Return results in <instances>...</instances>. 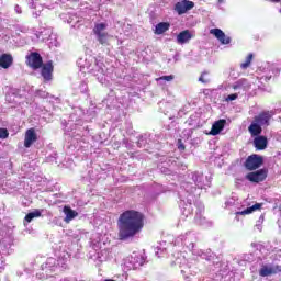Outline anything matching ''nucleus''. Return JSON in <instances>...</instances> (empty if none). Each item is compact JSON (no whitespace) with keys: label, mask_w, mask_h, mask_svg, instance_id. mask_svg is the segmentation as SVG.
I'll use <instances>...</instances> for the list:
<instances>
[{"label":"nucleus","mask_w":281,"mask_h":281,"mask_svg":"<svg viewBox=\"0 0 281 281\" xmlns=\"http://www.w3.org/2000/svg\"><path fill=\"white\" fill-rule=\"evenodd\" d=\"M35 93H36V95H37L38 98H48V95H49L48 92L43 91V90H37Z\"/></svg>","instance_id":"obj_44"},{"label":"nucleus","mask_w":281,"mask_h":281,"mask_svg":"<svg viewBox=\"0 0 281 281\" xmlns=\"http://www.w3.org/2000/svg\"><path fill=\"white\" fill-rule=\"evenodd\" d=\"M178 149L186 150V145H183V143H181V140L178 142Z\"/></svg>","instance_id":"obj_47"},{"label":"nucleus","mask_w":281,"mask_h":281,"mask_svg":"<svg viewBox=\"0 0 281 281\" xmlns=\"http://www.w3.org/2000/svg\"><path fill=\"white\" fill-rule=\"evenodd\" d=\"M79 91L80 93H87V91H89V87L87 86V82H81L79 85Z\"/></svg>","instance_id":"obj_42"},{"label":"nucleus","mask_w":281,"mask_h":281,"mask_svg":"<svg viewBox=\"0 0 281 281\" xmlns=\"http://www.w3.org/2000/svg\"><path fill=\"white\" fill-rule=\"evenodd\" d=\"M26 63L32 69H41L43 67V57L38 53H32L26 57Z\"/></svg>","instance_id":"obj_12"},{"label":"nucleus","mask_w":281,"mask_h":281,"mask_svg":"<svg viewBox=\"0 0 281 281\" xmlns=\"http://www.w3.org/2000/svg\"><path fill=\"white\" fill-rule=\"evenodd\" d=\"M192 32H190V30H184L177 35L176 41L178 45H186V43L192 41Z\"/></svg>","instance_id":"obj_16"},{"label":"nucleus","mask_w":281,"mask_h":281,"mask_svg":"<svg viewBox=\"0 0 281 281\" xmlns=\"http://www.w3.org/2000/svg\"><path fill=\"white\" fill-rule=\"evenodd\" d=\"M192 8H194V2H192L190 0H182L175 4V12H177V14L181 15V14H186V12H190V10H192Z\"/></svg>","instance_id":"obj_11"},{"label":"nucleus","mask_w":281,"mask_h":281,"mask_svg":"<svg viewBox=\"0 0 281 281\" xmlns=\"http://www.w3.org/2000/svg\"><path fill=\"white\" fill-rule=\"evenodd\" d=\"M14 63V58L10 54H2L0 56V67L2 69H10L12 67V64Z\"/></svg>","instance_id":"obj_18"},{"label":"nucleus","mask_w":281,"mask_h":281,"mask_svg":"<svg viewBox=\"0 0 281 281\" xmlns=\"http://www.w3.org/2000/svg\"><path fill=\"white\" fill-rule=\"evenodd\" d=\"M195 207H196V211H195L194 223H196V225H205V217L203 216V212H205V206H203L202 203H198Z\"/></svg>","instance_id":"obj_17"},{"label":"nucleus","mask_w":281,"mask_h":281,"mask_svg":"<svg viewBox=\"0 0 281 281\" xmlns=\"http://www.w3.org/2000/svg\"><path fill=\"white\" fill-rule=\"evenodd\" d=\"M106 27H109V24L101 22L97 23L93 27V34L98 37L101 36L102 34H106Z\"/></svg>","instance_id":"obj_27"},{"label":"nucleus","mask_w":281,"mask_h":281,"mask_svg":"<svg viewBox=\"0 0 281 281\" xmlns=\"http://www.w3.org/2000/svg\"><path fill=\"white\" fill-rule=\"evenodd\" d=\"M5 269V259L3 258V255L0 254V273Z\"/></svg>","instance_id":"obj_45"},{"label":"nucleus","mask_w":281,"mask_h":281,"mask_svg":"<svg viewBox=\"0 0 281 281\" xmlns=\"http://www.w3.org/2000/svg\"><path fill=\"white\" fill-rule=\"evenodd\" d=\"M251 247H257L256 243H252V244H251Z\"/></svg>","instance_id":"obj_52"},{"label":"nucleus","mask_w":281,"mask_h":281,"mask_svg":"<svg viewBox=\"0 0 281 281\" xmlns=\"http://www.w3.org/2000/svg\"><path fill=\"white\" fill-rule=\"evenodd\" d=\"M263 161L262 156L254 154L246 159L245 168H247V170H258Z\"/></svg>","instance_id":"obj_7"},{"label":"nucleus","mask_w":281,"mask_h":281,"mask_svg":"<svg viewBox=\"0 0 281 281\" xmlns=\"http://www.w3.org/2000/svg\"><path fill=\"white\" fill-rule=\"evenodd\" d=\"M64 214H65V223H71V221H74V218H76V216H78V212H76L75 210H72L71 206H64L63 210Z\"/></svg>","instance_id":"obj_23"},{"label":"nucleus","mask_w":281,"mask_h":281,"mask_svg":"<svg viewBox=\"0 0 281 281\" xmlns=\"http://www.w3.org/2000/svg\"><path fill=\"white\" fill-rule=\"evenodd\" d=\"M111 258V251L109 249H102L101 251L97 252L95 260L98 262H106Z\"/></svg>","instance_id":"obj_28"},{"label":"nucleus","mask_w":281,"mask_h":281,"mask_svg":"<svg viewBox=\"0 0 281 281\" xmlns=\"http://www.w3.org/2000/svg\"><path fill=\"white\" fill-rule=\"evenodd\" d=\"M97 65H101V67H93V70H90V74L97 78V80L104 85L106 82V76L104 75V63L97 59Z\"/></svg>","instance_id":"obj_9"},{"label":"nucleus","mask_w":281,"mask_h":281,"mask_svg":"<svg viewBox=\"0 0 281 281\" xmlns=\"http://www.w3.org/2000/svg\"><path fill=\"white\" fill-rule=\"evenodd\" d=\"M123 146H125V148H127L128 150H131L133 148V143H131V140H128V138H124L122 140Z\"/></svg>","instance_id":"obj_43"},{"label":"nucleus","mask_w":281,"mask_h":281,"mask_svg":"<svg viewBox=\"0 0 281 281\" xmlns=\"http://www.w3.org/2000/svg\"><path fill=\"white\" fill-rule=\"evenodd\" d=\"M146 144H147L146 136H139L137 140L138 148H146Z\"/></svg>","instance_id":"obj_39"},{"label":"nucleus","mask_w":281,"mask_h":281,"mask_svg":"<svg viewBox=\"0 0 281 281\" xmlns=\"http://www.w3.org/2000/svg\"><path fill=\"white\" fill-rule=\"evenodd\" d=\"M109 34L103 33L102 35L97 36V41L100 43V45H109Z\"/></svg>","instance_id":"obj_35"},{"label":"nucleus","mask_w":281,"mask_h":281,"mask_svg":"<svg viewBox=\"0 0 281 281\" xmlns=\"http://www.w3.org/2000/svg\"><path fill=\"white\" fill-rule=\"evenodd\" d=\"M272 273H276V271H273V268L271 267H262L259 271V276H261L262 278H267V276H272Z\"/></svg>","instance_id":"obj_33"},{"label":"nucleus","mask_w":281,"mask_h":281,"mask_svg":"<svg viewBox=\"0 0 281 281\" xmlns=\"http://www.w3.org/2000/svg\"><path fill=\"white\" fill-rule=\"evenodd\" d=\"M211 34H214V36L222 43V45H229L232 43V37L225 35L223 30L221 29H212Z\"/></svg>","instance_id":"obj_14"},{"label":"nucleus","mask_w":281,"mask_h":281,"mask_svg":"<svg viewBox=\"0 0 281 281\" xmlns=\"http://www.w3.org/2000/svg\"><path fill=\"white\" fill-rule=\"evenodd\" d=\"M256 227H257V229H258L259 232H262V225L257 224Z\"/></svg>","instance_id":"obj_50"},{"label":"nucleus","mask_w":281,"mask_h":281,"mask_svg":"<svg viewBox=\"0 0 281 281\" xmlns=\"http://www.w3.org/2000/svg\"><path fill=\"white\" fill-rule=\"evenodd\" d=\"M27 32H30V27H27L25 25L15 26V34L18 36H21V34H27Z\"/></svg>","instance_id":"obj_36"},{"label":"nucleus","mask_w":281,"mask_h":281,"mask_svg":"<svg viewBox=\"0 0 281 281\" xmlns=\"http://www.w3.org/2000/svg\"><path fill=\"white\" fill-rule=\"evenodd\" d=\"M170 30V24L168 22H160L156 25L155 34H164Z\"/></svg>","instance_id":"obj_29"},{"label":"nucleus","mask_w":281,"mask_h":281,"mask_svg":"<svg viewBox=\"0 0 281 281\" xmlns=\"http://www.w3.org/2000/svg\"><path fill=\"white\" fill-rule=\"evenodd\" d=\"M225 124H227V121L225 119H221L216 121L211 128L210 135H218L223 128H225Z\"/></svg>","instance_id":"obj_21"},{"label":"nucleus","mask_w":281,"mask_h":281,"mask_svg":"<svg viewBox=\"0 0 281 281\" xmlns=\"http://www.w3.org/2000/svg\"><path fill=\"white\" fill-rule=\"evenodd\" d=\"M187 201H192V199H188ZM194 209H192V202H189L188 204L184 205L182 214L184 216H190L192 214Z\"/></svg>","instance_id":"obj_34"},{"label":"nucleus","mask_w":281,"mask_h":281,"mask_svg":"<svg viewBox=\"0 0 281 281\" xmlns=\"http://www.w3.org/2000/svg\"><path fill=\"white\" fill-rule=\"evenodd\" d=\"M251 60H254V54L250 53V54L246 57L245 63H241V64H240L241 69H248L249 65H251Z\"/></svg>","instance_id":"obj_37"},{"label":"nucleus","mask_w":281,"mask_h":281,"mask_svg":"<svg viewBox=\"0 0 281 281\" xmlns=\"http://www.w3.org/2000/svg\"><path fill=\"white\" fill-rule=\"evenodd\" d=\"M78 67H80V71H83V74H91L93 71V67H101V65H98V58L89 55L88 57L79 58L77 60Z\"/></svg>","instance_id":"obj_4"},{"label":"nucleus","mask_w":281,"mask_h":281,"mask_svg":"<svg viewBox=\"0 0 281 281\" xmlns=\"http://www.w3.org/2000/svg\"><path fill=\"white\" fill-rule=\"evenodd\" d=\"M260 207H262V204L256 203L255 205L247 207L241 212H237V214H239L240 216H245L246 214H251V212H256V210H260Z\"/></svg>","instance_id":"obj_31"},{"label":"nucleus","mask_w":281,"mask_h":281,"mask_svg":"<svg viewBox=\"0 0 281 281\" xmlns=\"http://www.w3.org/2000/svg\"><path fill=\"white\" fill-rule=\"evenodd\" d=\"M226 205H234V200L226 201Z\"/></svg>","instance_id":"obj_49"},{"label":"nucleus","mask_w":281,"mask_h":281,"mask_svg":"<svg viewBox=\"0 0 281 281\" xmlns=\"http://www.w3.org/2000/svg\"><path fill=\"white\" fill-rule=\"evenodd\" d=\"M155 256H157V258H166V256H168L166 241H161L158 246L155 247Z\"/></svg>","instance_id":"obj_24"},{"label":"nucleus","mask_w":281,"mask_h":281,"mask_svg":"<svg viewBox=\"0 0 281 281\" xmlns=\"http://www.w3.org/2000/svg\"><path fill=\"white\" fill-rule=\"evenodd\" d=\"M199 82H202L203 85L210 83V76L207 72H202V75L199 78Z\"/></svg>","instance_id":"obj_38"},{"label":"nucleus","mask_w":281,"mask_h":281,"mask_svg":"<svg viewBox=\"0 0 281 281\" xmlns=\"http://www.w3.org/2000/svg\"><path fill=\"white\" fill-rule=\"evenodd\" d=\"M187 192H194V189L187 190Z\"/></svg>","instance_id":"obj_51"},{"label":"nucleus","mask_w":281,"mask_h":281,"mask_svg":"<svg viewBox=\"0 0 281 281\" xmlns=\"http://www.w3.org/2000/svg\"><path fill=\"white\" fill-rule=\"evenodd\" d=\"M119 238L128 240L142 232L144 227V215L137 211H125L119 217Z\"/></svg>","instance_id":"obj_1"},{"label":"nucleus","mask_w":281,"mask_h":281,"mask_svg":"<svg viewBox=\"0 0 281 281\" xmlns=\"http://www.w3.org/2000/svg\"><path fill=\"white\" fill-rule=\"evenodd\" d=\"M52 71H54V65L52 61H47L43 67H42V77L44 80H50L52 79Z\"/></svg>","instance_id":"obj_22"},{"label":"nucleus","mask_w":281,"mask_h":281,"mask_svg":"<svg viewBox=\"0 0 281 281\" xmlns=\"http://www.w3.org/2000/svg\"><path fill=\"white\" fill-rule=\"evenodd\" d=\"M38 140V135L36 134V130L29 128L24 135V147L32 148V144Z\"/></svg>","instance_id":"obj_13"},{"label":"nucleus","mask_w":281,"mask_h":281,"mask_svg":"<svg viewBox=\"0 0 281 281\" xmlns=\"http://www.w3.org/2000/svg\"><path fill=\"white\" fill-rule=\"evenodd\" d=\"M14 12H16V14H23V11L21 10V7L19 4H15Z\"/></svg>","instance_id":"obj_46"},{"label":"nucleus","mask_w":281,"mask_h":281,"mask_svg":"<svg viewBox=\"0 0 281 281\" xmlns=\"http://www.w3.org/2000/svg\"><path fill=\"white\" fill-rule=\"evenodd\" d=\"M271 117L272 115L270 114V112H262L255 116L254 121L258 123L261 127L263 126V128H267V126H269L271 122Z\"/></svg>","instance_id":"obj_15"},{"label":"nucleus","mask_w":281,"mask_h":281,"mask_svg":"<svg viewBox=\"0 0 281 281\" xmlns=\"http://www.w3.org/2000/svg\"><path fill=\"white\" fill-rule=\"evenodd\" d=\"M54 271H56V259L50 257L42 265V270L36 274V277L40 280H47V278H52V273H54Z\"/></svg>","instance_id":"obj_5"},{"label":"nucleus","mask_w":281,"mask_h":281,"mask_svg":"<svg viewBox=\"0 0 281 281\" xmlns=\"http://www.w3.org/2000/svg\"><path fill=\"white\" fill-rule=\"evenodd\" d=\"M186 188H188V184H187V187Z\"/></svg>","instance_id":"obj_56"},{"label":"nucleus","mask_w":281,"mask_h":281,"mask_svg":"<svg viewBox=\"0 0 281 281\" xmlns=\"http://www.w3.org/2000/svg\"><path fill=\"white\" fill-rule=\"evenodd\" d=\"M198 240H199V237L196 236V233L187 232L178 236L173 240V245L175 247H186V249L191 251L193 256H199L203 260H207V262H212V260L215 258L214 252H212L211 249L202 250V249L194 248V245H196Z\"/></svg>","instance_id":"obj_2"},{"label":"nucleus","mask_w":281,"mask_h":281,"mask_svg":"<svg viewBox=\"0 0 281 281\" xmlns=\"http://www.w3.org/2000/svg\"><path fill=\"white\" fill-rule=\"evenodd\" d=\"M267 137L265 136H257L254 139V146L257 150H265V148H267Z\"/></svg>","instance_id":"obj_26"},{"label":"nucleus","mask_w":281,"mask_h":281,"mask_svg":"<svg viewBox=\"0 0 281 281\" xmlns=\"http://www.w3.org/2000/svg\"><path fill=\"white\" fill-rule=\"evenodd\" d=\"M40 216H41V212L38 210L27 213L24 217V225H27V223H32L34 218H38Z\"/></svg>","instance_id":"obj_30"},{"label":"nucleus","mask_w":281,"mask_h":281,"mask_svg":"<svg viewBox=\"0 0 281 281\" xmlns=\"http://www.w3.org/2000/svg\"><path fill=\"white\" fill-rule=\"evenodd\" d=\"M31 8H34V3L31 4Z\"/></svg>","instance_id":"obj_55"},{"label":"nucleus","mask_w":281,"mask_h":281,"mask_svg":"<svg viewBox=\"0 0 281 281\" xmlns=\"http://www.w3.org/2000/svg\"><path fill=\"white\" fill-rule=\"evenodd\" d=\"M274 3H278L280 0H272Z\"/></svg>","instance_id":"obj_53"},{"label":"nucleus","mask_w":281,"mask_h":281,"mask_svg":"<svg viewBox=\"0 0 281 281\" xmlns=\"http://www.w3.org/2000/svg\"><path fill=\"white\" fill-rule=\"evenodd\" d=\"M144 262H146L144 255L134 252L127 258L125 265L127 269H139V267H143Z\"/></svg>","instance_id":"obj_6"},{"label":"nucleus","mask_w":281,"mask_h":281,"mask_svg":"<svg viewBox=\"0 0 281 281\" xmlns=\"http://www.w3.org/2000/svg\"><path fill=\"white\" fill-rule=\"evenodd\" d=\"M33 16L34 19H38V16H41V11H33Z\"/></svg>","instance_id":"obj_48"},{"label":"nucleus","mask_w":281,"mask_h":281,"mask_svg":"<svg viewBox=\"0 0 281 281\" xmlns=\"http://www.w3.org/2000/svg\"><path fill=\"white\" fill-rule=\"evenodd\" d=\"M191 179L195 183V186L198 188H200L201 190H203V188H205V186H210V184H205V179L203 177V173L192 172L191 173Z\"/></svg>","instance_id":"obj_20"},{"label":"nucleus","mask_w":281,"mask_h":281,"mask_svg":"<svg viewBox=\"0 0 281 281\" xmlns=\"http://www.w3.org/2000/svg\"><path fill=\"white\" fill-rule=\"evenodd\" d=\"M10 133L5 128H0V139H8Z\"/></svg>","instance_id":"obj_41"},{"label":"nucleus","mask_w":281,"mask_h":281,"mask_svg":"<svg viewBox=\"0 0 281 281\" xmlns=\"http://www.w3.org/2000/svg\"><path fill=\"white\" fill-rule=\"evenodd\" d=\"M234 100H238V93H233L225 97V102H234Z\"/></svg>","instance_id":"obj_40"},{"label":"nucleus","mask_w":281,"mask_h":281,"mask_svg":"<svg viewBox=\"0 0 281 281\" xmlns=\"http://www.w3.org/2000/svg\"><path fill=\"white\" fill-rule=\"evenodd\" d=\"M234 91H238V89H241V91H249L251 89V83L247 79H239L235 83H233Z\"/></svg>","instance_id":"obj_19"},{"label":"nucleus","mask_w":281,"mask_h":281,"mask_svg":"<svg viewBox=\"0 0 281 281\" xmlns=\"http://www.w3.org/2000/svg\"><path fill=\"white\" fill-rule=\"evenodd\" d=\"M268 170L267 169H259L257 171L250 172L246 176V179L248 181H251V183H261V181H265L267 179Z\"/></svg>","instance_id":"obj_8"},{"label":"nucleus","mask_w":281,"mask_h":281,"mask_svg":"<svg viewBox=\"0 0 281 281\" xmlns=\"http://www.w3.org/2000/svg\"><path fill=\"white\" fill-rule=\"evenodd\" d=\"M218 3H223V0H218Z\"/></svg>","instance_id":"obj_54"},{"label":"nucleus","mask_w":281,"mask_h":281,"mask_svg":"<svg viewBox=\"0 0 281 281\" xmlns=\"http://www.w3.org/2000/svg\"><path fill=\"white\" fill-rule=\"evenodd\" d=\"M172 258L173 260L171 261V265L179 267L182 276H184V273H192V266L188 263V259H186V255H183V252H176Z\"/></svg>","instance_id":"obj_3"},{"label":"nucleus","mask_w":281,"mask_h":281,"mask_svg":"<svg viewBox=\"0 0 281 281\" xmlns=\"http://www.w3.org/2000/svg\"><path fill=\"white\" fill-rule=\"evenodd\" d=\"M172 80H175V76L168 75V76H161L157 78L156 82H158V85H166L167 82H172Z\"/></svg>","instance_id":"obj_32"},{"label":"nucleus","mask_w":281,"mask_h":281,"mask_svg":"<svg viewBox=\"0 0 281 281\" xmlns=\"http://www.w3.org/2000/svg\"><path fill=\"white\" fill-rule=\"evenodd\" d=\"M263 76L259 78V80H265V82H269L273 76H278L280 74V70L276 68V66L267 64L266 66L262 67Z\"/></svg>","instance_id":"obj_10"},{"label":"nucleus","mask_w":281,"mask_h":281,"mask_svg":"<svg viewBox=\"0 0 281 281\" xmlns=\"http://www.w3.org/2000/svg\"><path fill=\"white\" fill-rule=\"evenodd\" d=\"M248 132L250 133L251 137H258L262 134V127L256 121H254L248 126Z\"/></svg>","instance_id":"obj_25"}]
</instances>
